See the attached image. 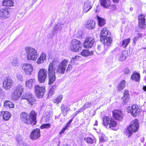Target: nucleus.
<instances>
[{"mask_svg":"<svg viewBox=\"0 0 146 146\" xmlns=\"http://www.w3.org/2000/svg\"><path fill=\"white\" fill-rule=\"evenodd\" d=\"M82 46L81 42L76 39H72L70 42V48L72 51L75 52L81 51Z\"/></svg>","mask_w":146,"mask_h":146,"instance_id":"nucleus-4","label":"nucleus"},{"mask_svg":"<svg viewBox=\"0 0 146 146\" xmlns=\"http://www.w3.org/2000/svg\"><path fill=\"white\" fill-rule=\"evenodd\" d=\"M68 61L67 60H63L60 63H59V60L57 58L54 59L52 62L49 64H52V66L55 68L54 72H58L61 74L64 73L66 68L68 64Z\"/></svg>","mask_w":146,"mask_h":146,"instance_id":"nucleus-2","label":"nucleus"},{"mask_svg":"<svg viewBox=\"0 0 146 146\" xmlns=\"http://www.w3.org/2000/svg\"><path fill=\"white\" fill-rule=\"evenodd\" d=\"M123 96L122 98L123 100V102L125 104L129 101V94L127 90H125L124 91Z\"/></svg>","mask_w":146,"mask_h":146,"instance_id":"nucleus-25","label":"nucleus"},{"mask_svg":"<svg viewBox=\"0 0 146 146\" xmlns=\"http://www.w3.org/2000/svg\"><path fill=\"white\" fill-rule=\"evenodd\" d=\"M97 50L100 51L101 50V46L100 45L98 44L97 47Z\"/></svg>","mask_w":146,"mask_h":146,"instance_id":"nucleus-58","label":"nucleus"},{"mask_svg":"<svg viewBox=\"0 0 146 146\" xmlns=\"http://www.w3.org/2000/svg\"><path fill=\"white\" fill-rule=\"evenodd\" d=\"M57 88V86L56 85H54L51 86L48 94V97L54 94V91H55Z\"/></svg>","mask_w":146,"mask_h":146,"instance_id":"nucleus-39","label":"nucleus"},{"mask_svg":"<svg viewBox=\"0 0 146 146\" xmlns=\"http://www.w3.org/2000/svg\"><path fill=\"white\" fill-rule=\"evenodd\" d=\"M1 114L3 115V119L5 121L9 120L11 116V114L7 111H2Z\"/></svg>","mask_w":146,"mask_h":146,"instance_id":"nucleus-29","label":"nucleus"},{"mask_svg":"<svg viewBox=\"0 0 146 146\" xmlns=\"http://www.w3.org/2000/svg\"><path fill=\"white\" fill-rule=\"evenodd\" d=\"M3 94V92L2 89L0 87V95H2Z\"/></svg>","mask_w":146,"mask_h":146,"instance_id":"nucleus-60","label":"nucleus"},{"mask_svg":"<svg viewBox=\"0 0 146 146\" xmlns=\"http://www.w3.org/2000/svg\"><path fill=\"white\" fill-rule=\"evenodd\" d=\"M110 33H109V31L107 30V28H104L102 31H101L100 35V38H105L110 36Z\"/></svg>","mask_w":146,"mask_h":146,"instance_id":"nucleus-23","label":"nucleus"},{"mask_svg":"<svg viewBox=\"0 0 146 146\" xmlns=\"http://www.w3.org/2000/svg\"><path fill=\"white\" fill-rule=\"evenodd\" d=\"M47 72L45 69H40L38 73V80L40 83L44 82L46 78Z\"/></svg>","mask_w":146,"mask_h":146,"instance_id":"nucleus-13","label":"nucleus"},{"mask_svg":"<svg viewBox=\"0 0 146 146\" xmlns=\"http://www.w3.org/2000/svg\"><path fill=\"white\" fill-rule=\"evenodd\" d=\"M113 1L114 3H117L118 2L119 0H112Z\"/></svg>","mask_w":146,"mask_h":146,"instance_id":"nucleus-61","label":"nucleus"},{"mask_svg":"<svg viewBox=\"0 0 146 146\" xmlns=\"http://www.w3.org/2000/svg\"><path fill=\"white\" fill-rule=\"evenodd\" d=\"M79 56H75L74 57H72V58L74 59L76 61L78 59H79Z\"/></svg>","mask_w":146,"mask_h":146,"instance_id":"nucleus-56","label":"nucleus"},{"mask_svg":"<svg viewBox=\"0 0 146 146\" xmlns=\"http://www.w3.org/2000/svg\"><path fill=\"white\" fill-rule=\"evenodd\" d=\"M116 9V7L115 5H112V9L113 10H115Z\"/></svg>","mask_w":146,"mask_h":146,"instance_id":"nucleus-59","label":"nucleus"},{"mask_svg":"<svg viewBox=\"0 0 146 146\" xmlns=\"http://www.w3.org/2000/svg\"><path fill=\"white\" fill-rule=\"evenodd\" d=\"M22 68L26 75H30L31 74L33 70V68L31 64H23Z\"/></svg>","mask_w":146,"mask_h":146,"instance_id":"nucleus-15","label":"nucleus"},{"mask_svg":"<svg viewBox=\"0 0 146 146\" xmlns=\"http://www.w3.org/2000/svg\"><path fill=\"white\" fill-rule=\"evenodd\" d=\"M76 61L73 58L71 59L70 62V64H71L72 65H74L75 64V62Z\"/></svg>","mask_w":146,"mask_h":146,"instance_id":"nucleus-55","label":"nucleus"},{"mask_svg":"<svg viewBox=\"0 0 146 146\" xmlns=\"http://www.w3.org/2000/svg\"><path fill=\"white\" fill-rule=\"evenodd\" d=\"M2 5L5 6H11L13 5L14 3L12 0H5L3 1Z\"/></svg>","mask_w":146,"mask_h":146,"instance_id":"nucleus-37","label":"nucleus"},{"mask_svg":"<svg viewBox=\"0 0 146 146\" xmlns=\"http://www.w3.org/2000/svg\"><path fill=\"white\" fill-rule=\"evenodd\" d=\"M113 117L118 120H121L123 118V114L120 110H114L112 111Z\"/></svg>","mask_w":146,"mask_h":146,"instance_id":"nucleus-18","label":"nucleus"},{"mask_svg":"<svg viewBox=\"0 0 146 146\" xmlns=\"http://www.w3.org/2000/svg\"><path fill=\"white\" fill-rule=\"evenodd\" d=\"M13 81L11 77L8 76L3 82V87L5 90H10L13 86Z\"/></svg>","mask_w":146,"mask_h":146,"instance_id":"nucleus-11","label":"nucleus"},{"mask_svg":"<svg viewBox=\"0 0 146 146\" xmlns=\"http://www.w3.org/2000/svg\"><path fill=\"white\" fill-rule=\"evenodd\" d=\"M46 54L43 52L40 55V57L38 59L37 63L38 64H40L42 63L46 60Z\"/></svg>","mask_w":146,"mask_h":146,"instance_id":"nucleus-26","label":"nucleus"},{"mask_svg":"<svg viewBox=\"0 0 146 146\" xmlns=\"http://www.w3.org/2000/svg\"><path fill=\"white\" fill-rule=\"evenodd\" d=\"M62 99V95H60L57 97L56 99L53 100V101L54 103L58 104L61 102Z\"/></svg>","mask_w":146,"mask_h":146,"instance_id":"nucleus-40","label":"nucleus"},{"mask_svg":"<svg viewBox=\"0 0 146 146\" xmlns=\"http://www.w3.org/2000/svg\"><path fill=\"white\" fill-rule=\"evenodd\" d=\"M98 121L97 120H96L95 121V124H94V125H98Z\"/></svg>","mask_w":146,"mask_h":146,"instance_id":"nucleus-63","label":"nucleus"},{"mask_svg":"<svg viewBox=\"0 0 146 146\" xmlns=\"http://www.w3.org/2000/svg\"><path fill=\"white\" fill-rule=\"evenodd\" d=\"M11 62L12 65L13 66H19V61L17 58H14L13 59Z\"/></svg>","mask_w":146,"mask_h":146,"instance_id":"nucleus-43","label":"nucleus"},{"mask_svg":"<svg viewBox=\"0 0 146 146\" xmlns=\"http://www.w3.org/2000/svg\"><path fill=\"white\" fill-rule=\"evenodd\" d=\"M97 17L99 26L102 27L105 25L106 23V20L104 19H102L98 16H97Z\"/></svg>","mask_w":146,"mask_h":146,"instance_id":"nucleus-38","label":"nucleus"},{"mask_svg":"<svg viewBox=\"0 0 146 146\" xmlns=\"http://www.w3.org/2000/svg\"><path fill=\"white\" fill-rule=\"evenodd\" d=\"M37 0H33V3H32V4H34L35 3V2Z\"/></svg>","mask_w":146,"mask_h":146,"instance_id":"nucleus-64","label":"nucleus"},{"mask_svg":"<svg viewBox=\"0 0 146 146\" xmlns=\"http://www.w3.org/2000/svg\"><path fill=\"white\" fill-rule=\"evenodd\" d=\"M4 104V106L5 108H13L14 107V104L9 101L6 100Z\"/></svg>","mask_w":146,"mask_h":146,"instance_id":"nucleus-36","label":"nucleus"},{"mask_svg":"<svg viewBox=\"0 0 146 146\" xmlns=\"http://www.w3.org/2000/svg\"><path fill=\"white\" fill-rule=\"evenodd\" d=\"M100 40L102 42H103L104 45L105 52L108 48L109 46L110 45L112 42V39L110 36H108L105 38H102L100 39Z\"/></svg>","mask_w":146,"mask_h":146,"instance_id":"nucleus-14","label":"nucleus"},{"mask_svg":"<svg viewBox=\"0 0 146 146\" xmlns=\"http://www.w3.org/2000/svg\"><path fill=\"white\" fill-rule=\"evenodd\" d=\"M131 79L137 82H139L140 80V75L139 74L136 72H133L131 76Z\"/></svg>","mask_w":146,"mask_h":146,"instance_id":"nucleus-33","label":"nucleus"},{"mask_svg":"<svg viewBox=\"0 0 146 146\" xmlns=\"http://www.w3.org/2000/svg\"><path fill=\"white\" fill-rule=\"evenodd\" d=\"M45 115L43 117L46 121H49L50 119L51 115L49 112H46L45 113Z\"/></svg>","mask_w":146,"mask_h":146,"instance_id":"nucleus-44","label":"nucleus"},{"mask_svg":"<svg viewBox=\"0 0 146 146\" xmlns=\"http://www.w3.org/2000/svg\"><path fill=\"white\" fill-rule=\"evenodd\" d=\"M64 22H61L58 23L55 25L54 28V31L53 32V34L57 33V31H60L64 27Z\"/></svg>","mask_w":146,"mask_h":146,"instance_id":"nucleus-22","label":"nucleus"},{"mask_svg":"<svg viewBox=\"0 0 146 146\" xmlns=\"http://www.w3.org/2000/svg\"><path fill=\"white\" fill-rule=\"evenodd\" d=\"M100 4L104 8H108L110 5L111 1L110 0H100Z\"/></svg>","mask_w":146,"mask_h":146,"instance_id":"nucleus-31","label":"nucleus"},{"mask_svg":"<svg viewBox=\"0 0 146 146\" xmlns=\"http://www.w3.org/2000/svg\"><path fill=\"white\" fill-rule=\"evenodd\" d=\"M22 99L27 100L29 103L31 105L34 104L36 102V100L34 96L29 92L24 93L22 96Z\"/></svg>","mask_w":146,"mask_h":146,"instance_id":"nucleus-10","label":"nucleus"},{"mask_svg":"<svg viewBox=\"0 0 146 146\" xmlns=\"http://www.w3.org/2000/svg\"><path fill=\"white\" fill-rule=\"evenodd\" d=\"M17 77L18 81L23 82L24 80L23 78V76L22 75L20 74H18L17 75Z\"/></svg>","mask_w":146,"mask_h":146,"instance_id":"nucleus-47","label":"nucleus"},{"mask_svg":"<svg viewBox=\"0 0 146 146\" xmlns=\"http://www.w3.org/2000/svg\"><path fill=\"white\" fill-rule=\"evenodd\" d=\"M82 111H83L81 108L78 111H76L72 115L73 116V117L76 116L78 113L82 112Z\"/></svg>","mask_w":146,"mask_h":146,"instance_id":"nucleus-50","label":"nucleus"},{"mask_svg":"<svg viewBox=\"0 0 146 146\" xmlns=\"http://www.w3.org/2000/svg\"><path fill=\"white\" fill-rule=\"evenodd\" d=\"M127 111L128 113H130L134 117L139 115L141 111L138 106L135 104L133 105L131 107H128L127 108Z\"/></svg>","mask_w":146,"mask_h":146,"instance_id":"nucleus-9","label":"nucleus"},{"mask_svg":"<svg viewBox=\"0 0 146 146\" xmlns=\"http://www.w3.org/2000/svg\"><path fill=\"white\" fill-rule=\"evenodd\" d=\"M143 89L144 91H146V86H143Z\"/></svg>","mask_w":146,"mask_h":146,"instance_id":"nucleus-62","label":"nucleus"},{"mask_svg":"<svg viewBox=\"0 0 146 146\" xmlns=\"http://www.w3.org/2000/svg\"><path fill=\"white\" fill-rule=\"evenodd\" d=\"M27 58L28 59L36 60L38 56L37 52L35 49L30 47H26L25 48Z\"/></svg>","mask_w":146,"mask_h":146,"instance_id":"nucleus-5","label":"nucleus"},{"mask_svg":"<svg viewBox=\"0 0 146 146\" xmlns=\"http://www.w3.org/2000/svg\"><path fill=\"white\" fill-rule=\"evenodd\" d=\"M139 38H138V37L135 36L134 38H133V43L135 45L136 43V42L138 40Z\"/></svg>","mask_w":146,"mask_h":146,"instance_id":"nucleus-52","label":"nucleus"},{"mask_svg":"<svg viewBox=\"0 0 146 146\" xmlns=\"http://www.w3.org/2000/svg\"><path fill=\"white\" fill-rule=\"evenodd\" d=\"M93 54V51H90L88 49L84 50L81 52V55L84 56L91 55Z\"/></svg>","mask_w":146,"mask_h":146,"instance_id":"nucleus-32","label":"nucleus"},{"mask_svg":"<svg viewBox=\"0 0 146 146\" xmlns=\"http://www.w3.org/2000/svg\"><path fill=\"white\" fill-rule=\"evenodd\" d=\"M130 72V71L128 68H126L124 70V72L125 74H129Z\"/></svg>","mask_w":146,"mask_h":146,"instance_id":"nucleus-53","label":"nucleus"},{"mask_svg":"<svg viewBox=\"0 0 146 146\" xmlns=\"http://www.w3.org/2000/svg\"><path fill=\"white\" fill-rule=\"evenodd\" d=\"M139 27L141 28L144 29L145 27V16L142 14L138 17Z\"/></svg>","mask_w":146,"mask_h":146,"instance_id":"nucleus-20","label":"nucleus"},{"mask_svg":"<svg viewBox=\"0 0 146 146\" xmlns=\"http://www.w3.org/2000/svg\"><path fill=\"white\" fill-rule=\"evenodd\" d=\"M142 36V35L141 33H138L136 36V37H138L139 38H141Z\"/></svg>","mask_w":146,"mask_h":146,"instance_id":"nucleus-57","label":"nucleus"},{"mask_svg":"<svg viewBox=\"0 0 146 146\" xmlns=\"http://www.w3.org/2000/svg\"><path fill=\"white\" fill-rule=\"evenodd\" d=\"M95 42V39L91 37H88L85 39L84 46L86 48H90L92 46Z\"/></svg>","mask_w":146,"mask_h":146,"instance_id":"nucleus-16","label":"nucleus"},{"mask_svg":"<svg viewBox=\"0 0 146 146\" xmlns=\"http://www.w3.org/2000/svg\"><path fill=\"white\" fill-rule=\"evenodd\" d=\"M95 22L92 20L89 21L87 22L86 27L89 29H92L94 28L95 25Z\"/></svg>","mask_w":146,"mask_h":146,"instance_id":"nucleus-34","label":"nucleus"},{"mask_svg":"<svg viewBox=\"0 0 146 146\" xmlns=\"http://www.w3.org/2000/svg\"><path fill=\"white\" fill-rule=\"evenodd\" d=\"M37 113L33 110L32 111L29 115L25 112H23L20 114V120L23 123L33 125L37 123Z\"/></svg>","mask_w":146,"mask_h":146,"instance_id":"nucleus-1","label":"nucleus"},{"mask_svg":"<svg viewBox=\"0 0 146 146\" xmlns=\"http://www.w3.org/2000/svg\"><path fill=\"white\" fill-rule=\"evenodd\" d=\"M139 126L138 120L135 119L131 122L130 125L127 128L124 133L128 137H129L132 134L133 132H136L138 130Z\"/></svg>","mask_w":146,"mask_h":146,"instance_id":"nucleus-3","label":"nucleus"},{"mask_svg":"<svg viewBox=\"0 0 146 146\" xmlns=\"http://www.w3.org/2000/svg\"><path fill=\"white\" fill-rule=\"evenodd\" d=\"M60 108L61 113L64 117L66 115L68 112L70 110V106L66 104H62Z\"/></svg>","mask_w":146,"mask_h":146,"instance_id":"nucleus-17","label":"nucleus"},{"mask_svg":"<svg viewBox=\"0 0 146 146\" xmlns=\"http://www.w3.org/2000/svg\"><path fill=\"white\" fill-rule=\"evenodd\" d=\"M54 70H55V67H53L52 66V64H49L48 69L49 78L48 84L49 85H51L56 79L55 73V72H54Z\"/></svg>","mask_w":146,"mask_h":146,"instance_id":"nucleus-6","label":"nucleus"},{"mask_svg":"<svg viewBox=\"0 0 146 146\" xmlns=\"http://www.w3.org/2000/svg\"><path fill=\"white\" fill-rule=\"evenodd\" d=\"M130 38L125 39L123 40L122 42H120L119 44L121 47L126 48L130 42Z\"/></svg>","mask_w":146,"mask_h":146,"instance_id":"nucleus-35","label":"nucleus"},{"mask_svg":"<svg viewBox=\"0 0 146 146\" xmlns=\"http://www.w3.org/2000/svg\"><path fill=\"white\" fill-rule=\"evenodd\" d=\"M35 80L34 79H31L26 81L25 86L28 88H31L34 84Z\"/></svg>","mask_w":146,"mask_h":146,"instance_id":"nucleus-30","label":"nucleus"},{"mask_svg":"<svg viewBox=\"0 0 146 146\" xmlns=\"http://www.w3.org/2000/svg\"><path fill=\"white\" fill-rule=\"evenodd\" d=\"M40 136V130L38 128L34 129L31 134L30 137L32 139H36Z\"/></svg>","mask_w":146,"mask_h":146,"instance_id":"nucleus-19","label":"nucleus"},{"mask_svg":"<svg viewBox=\"0 0 146 146\" xmlns=\"http://www.w3.org/2000/svg\"><path fill=\"white\" fill-rule=\"evenodd\" d=\"M104 125L107 127L109 125L108 127L112 128L116 126L117 123L112 118L110 117L104 116L103 118Z\"/></svg>","mask_w":146,"mask_h":146,"instance_id":"nucleus-8","label":"nucleus"},{"mask_svg":"<svg viewBox=\"0 0 146 146\" xmlns=\"http://www.w3.org/2000/svg\"><path fill=\"white\" fill-rule=\"evenodd\" d=\"M35 91L37 97L42 98L45 93V87L44 86L40 87L39 85H36L35 86Z\"/></svg>","mask_w":146,"mask_h":146,"instance_id":"nucleus-12","label":"nucleus"},{"mask_svg":"<svg viewBox=\"0 0 146 146\" xmlns=\"http://www.w3.org/2000/svg\"><path fill=\"white\" fill-rule=\"evenodd\" d=\"M23 89V86L20 85L17 86L15 88L12 94V99L15 100H18L21 95Z\"/></svg>","mask_w":146,"mask_h":146,"instance_id":"nucleus-7","label":"nucleus"},{"mask_svg":"<svg viewBox=\"0 0 146 146\" xmlns=\"http://www.w3.org/2000/svg\"><path fill=\"white\" fill-rule=\"evenodd\" d=\"M9 13L8 9H1L0 11V17L2 19H5L9 17Z\"/></svg>","mask_w":146,"mask_h":146,"instance_id":"nucleus-24","label":"nucleus"},{"mask_svg":"<svg viewBox=\"0 0 146 146\" xmlns=\"http://www.w3.org/2000/svg\"><path fill=\"white\" fill-rule=\"evenodd\" d=\"M127 54L126 52L123 51L121 53V56L119 58V60L121 61L124 60L126 58V55Z\"/></svg>","mask_w":146,"mask_h":146,"instance_id":"nucleus-41","label":"nucleus"},{"mask_svg":"<svg viewBox=\"0 0 146 146\" xmlns=\"http://www.w3.org/2000/svg\"><path fill=\"white\" fill-rule=\"evenodd\" d=\"M91 3V0H87L84 3L83 8V11L84 13H86L92 8V5Z\"/></svg>","mask_w":146,"mask_h":146,"instance_id":"nucleus-21","label":"nucleus"},{"mask_svg":"<svg viewBox=\"0 0 146 146\" xmlns=\"http://www.w3.org/2000/svg\"><path fill=\"white\" fill-rule=\"evenodd\" d=\"M50 123H46L42 125L40 127L41 129L44 128L48 129L50 127Z\"/></svg>","mask_w":146,"mask_h":146,"instance_id":"nucleus-48","label":"nucleus"},{"mask_svg":"<svg viewBox=\"0 0 146 146\" xmlns=\"http://www.w3.org/2000/svg\"><path fill=\"white\" fill-rule=\"evenodd\" d=\"M76 37L79 38H81L82 37V33L81 31H79L76 35Z\"/></svg>","mask_w":146,"mask_h":146,"instance_id":"nucleus-51","label":"nucleus"},{"mask_svg":"<svg viewBox=\"0 0 146 146\" xmlns=\"http://www.w3.org/2000/svg\"><path fill=\"white\" fill-rule=\"evenodd\" d=\"M73 121V118L71 119L66 123L65 127H63L60 131L59 134L61 135L64 133L66 130H67L70 126V124Z\"/></svg>","mask_w":146,"mask_h":146,"instance_id":"nucleus-27","label":"nucleus"},{"mask_svg":"<svg viewBox=\"0 0 146 146\" xmlns=\"http://www.w3.org/2000/svg\"><path fill=\"white\" fill-rule=\"evenodd\" d=\"M17 140L19 145H25L26 144L22 141V137L21 136L18 135L17 137Z\"/></svg>","mask_w":146,"mask_h":146,"instance_id":"nucleus-42","label":"nucleus"},{"mask_svg":"<svg viewBox=\"0 0 146 146\" xmlns=\"http://www.w3.org/2000/svg\"><path fill=\"white\" fill-rule=\"evenodd\" d=\"M91 104H92L91 102H87L84 105L82 108H81V109L83 111L86 109L90 107L91 105Z\"/></svg>","mask_w":146,"mask_h":146,"instance_id":"nucleus-46","label":"nucleus"},{"mask_svg":"<svg viewBox=\"0 0 146 146\" xmlns=\"http://www.w3.org/2000/svg\"><path fill=\"white\" fill-rule=\"evenodd\" d=\"M105 137L102 136L99 137L100 143H102L106 141V140L105 139Z\"/></svg>","mask_w":146,"mask_h":146,"instance_id":"nucleus-49","label":"nucleus"},{"mask_svg":"<svg viewBox=\"0 0 146 146\" xmlns=\"http://www.w3.org/2000/svg\"><path fill=\"white\" fill-rule=\"evenodd\" d=\"M84 141L88 143H92L94 142V140L90 137L85 138L84 139Z\"/></svg>","mask_w":146,"mask_h":146,"instance_id":"nucleus-45","label":"nucleus"},{"mask_svg":"<svg viewBox=\"0 0 146 146\" xmlns=\"http://www.w3.org/2000/svg\"><path fill=\"white\" fill-rule=\"evenodd\" d=\"M72 65L71 64H70L67 67V71H69L70 70H71V69L72 68Z\"/></svg>","mask_w":146,"mask_h":146,"instance_id":"nucleus-54","label":"nucleus"},{"mask_svg":"<svg viewBox=\"0 0 146 146\" xmlns=\"http://www.w3.org/2000/svg\"><path fill=\"white\" fill-rule=\"evenodd\" d=\"M125 81L124 80H123L118 84L117 89L118 91H121L125 87Z\"/></svg>","mask_w":146,"mask_h":146,"instance_id":"nucleus-28","label":"nucleus"}]
</instances>
